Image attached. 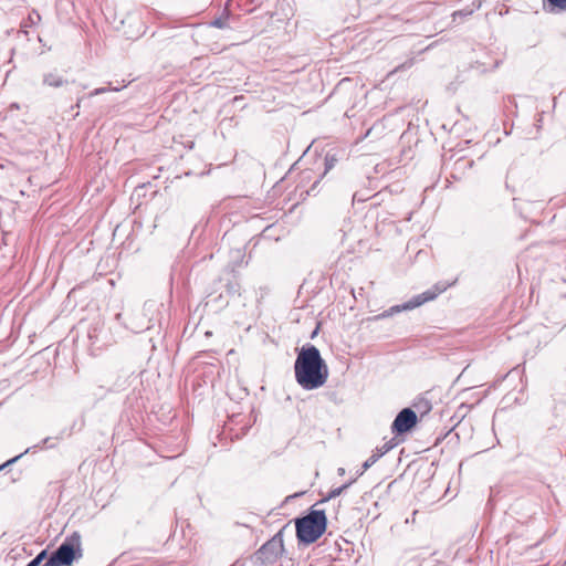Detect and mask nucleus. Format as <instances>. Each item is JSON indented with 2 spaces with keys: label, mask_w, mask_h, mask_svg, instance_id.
<instances>
[{
  "label": "nucleus",
  "mask_w": 566,
  "mask_h": 566,
  "mask_svg": "<svg viewBox=\"0 0 566 566\" xmlns=\"http://www.w3.org/2000/svg\"><path fill=\"white\" fill-rule=\"evenodd\" d=\"M43 566H63V564L52 554Z\"/></svg>",
  "instance_id": "obj_14"
},
{
  "label": "nucleus",
  "mask_w": 566,
  "mask_h": 566,
  "mask_svg": "<svg viewBox=\"0 0 566 566\" xmlns=\"http://www.w3.org/2000/svg\"><path fill=\"white\" fill-rule=\"evenodd\" d=\"M396 447L395 439H390L389 441L385 442L380 448H377L376 451L378 453H381V457L389 452L392 448Z\"/></svg>",
  "instance_id": "obj_10"
},
{
  "label": "nucleus",
  "mask_w": 566,
  "mask_h": 566,
  "mask_svg": "<svg viewBox=\"0 0 566 566\" xmlns=\"http://www.w3.org/2000/svg\"><path fill=\"white\" fill-rule=\"evenodd\" d=\"M49 440H50V438H45V439L43 440V444H46V443L49 442Z\"/></svg>",
  "instance_id": "obj_19"
},
{
  "label": "nucleus",
  "mask_w": 566,
  "mask_h": 566,
  "mask_svg": "<svg viewBox=\"0 0 566 566\" xmlns=\"http://www.w3.org/2000/svg\"><path fill=\"white\" fill-rule=\"evenodd\" d=\"M45 556H46V552L42 551L27 566H40V564L45 558Z\"/></svg>",
  "instance_id": "obj_11"
},
{
  "label": "nucleus",
  "mask_w": 566,
  "mask_h": 566,
  "mask_svg": "<svg viewBox=\"0 0 566 566\" xmlns=\"http://www.w3.org/2000/svg\"><path fill=\"white\" fill-rule=\"evenodd\" d=\"M338 473L343 475L345 473V470L343 468L338 469Z\"/></svg>",
  "instance_id": "obj_18"
},
{
  "label": "nucleus",
  "mask_w": 566,
  "mask_h": 566,
  "mask_svg": "<svg viewBox=\"0 0 566 566\" xmlns=\"http://www.w3.org/2000/svg\"><path fill=\"white\" fill-rule=\"evenodd\" d=\"M111 88H107V87H99V88H96L94 90L93 92L90 93V96H95V95H99V94H103L107 91H109ZM113 91H118L119 88L117 87H114L112 88Z\"/></svg>",
  "instance_id": "obj_16"
},
{
  "label": "nucleus",
  "mask_w": 566,
  "mask_h": 566,
  "mask_svg": "<svg viewBox=\"0 0 566 566\" xmlns=\"http://www.w3.org/2000/svg\"><path fill=\"white\" fill-rule=\"evenodd\" d=\"M283 552V536L282 532H279L256 551L255 557L262 564H273Z\"/></svg>",
  "instance_id": "obj_5"
},
{
  "label": "nucleus",
  "mask_w": 566,
  "mask_h": 566,
  "mask_svg": "<svg viewBox=\"0 0 566 566\" xmlns=\"http://www.w3.org/2000/svg\"><path fill=\"white\" fill-rule=\"evenodd\" d=\"M295 378L306 390L322 387L328 378V368L314 345L304 346L295 360Z\"/></svg>",
  "instance_id": "obj_1"
},
{
  "label": "nucleus",
  "mask_w": 566,
  "mask_h": 566,
  "mask_svg": "<svg viewBox=\"0 0 566 566\" xmlns=\"http://www.w3.org/2000/svg\"><path fill=\"white\" fill-rule=\"evenodd\" d=\"M417 423V415L410 408L402 409L395 418L391 424V431L396 433H405L411 430Z\"/></svg>",
  "instance_id": "obj_6"
},
{
  "label": "nucleus",
  "mask_w": 566,
  "mask_h": 566,
  "mask_svg": "<svg viewBox=\"0 0 566 566\" xmlns=\"http://www.w3.org/2000/svg\"><path fill=\"white\" fill-rule=\"evenodd\" d=\"M548 2L562 10H566V0H548Z\"/></svg>",
  "instance_id": "obj_15"
},
{
  "label": "nucleus",
  "mask_w": 566,
  "mask_h": 566,
  "mask_svg": "<svg viewBox=\"0 0 566 566\" xmlns=\"http://www.w3.org/2000/svg\"><path fill=\"white\" fill-rule=\"evenodd\" d=\"M326 166H327V168H326V170H327V169H329L333 166V163H328V160H327L326 161Z\"/></svg>",
  "instance_id": "obj_17"
},
{
  "label": "nucleus",
  "mask_w": 566,
  "mask_h": 566,
  "mask_svg": "<svg viewBox=\"0 0 566 566\" xmlns=\"http://www.w3.org/2000/svg\"><path fill=\"white\" fill-rule=\"evenodd\" d=\"M43 81H44V84L52 86V87H60L64 83L63 78L55 73L45 74Z\"/></svg>",
  "instance_id": "obj_7"
},
{
  "label": "nucleus",
  "mask_w": 566,
  "mask_h": 566,
  "mask_svg": "<svg viewBox=\"0 0 566 566\" xmlns=\"http://www.w3.org/2000/svg\"><path fill=\"white\" fill-rule=\"evenodd\" d=\"M53 555L63 566H70L75 558H81L83 555L81 534L74 532L67 536Z\"/></svg>",
  "instance_id": "obj_4"
},
{
  "label": "nucleus",
  "mask_w": 566,
  "mask_h": 566,
  "mask_svg": "<svg viewBox=\"0 0 566 566\" xmlns=\"http://www.w3.org/2000/svg\"><path fill=\"white\" fill-rule=\"evenodd\" d=\"M211 25L212 27H216V28H219V29H223V28H227L228 24H227V19H223V18H218L216 20H213L211 22Z\"/></svg>",
  "instance_id": "obj_13"
},
{
  "label": "nucleus",
  "mask_w": 566,
  "mask_h": 566,
  "mask_svg": "<svg viewBox=\"0 0 566 566\" xmlns=\"http://www.w3.org/2000/svg\"><path fill=\"white\" fill-rule=\"evenodd\" d=\"M350 485V482L349 483H346L339 488H336V489H333L331 490V492L328 493V495L323 500V501H328L331 499H334L336 496H339L348 486Z\"/></svg>",
  "instance_id": "obj_8"
},
{
  "label": "nucleus",
  "mask_w": 566,
  "mask_h": 566,
  "mask_svg": "<svg viewBox=\"0 0 566 566\" xmlns=\"http://www.w3.org/2000/svg\"><path fill=\"white\" fill-rule=\"evenodd\" d=\"M453 283L439 282L436 285H433L431 289L424 291L423 293L413 296L411 300L403 303L402 305L392 306L389 311L384 312L382 314L378 315L377 318L387 317V316H389L394 313H398L400 311L413 310L429 301H433L438 295L443 293Z\"/></svg>",
  "instance_id": "obj_3"
},
{
  "label": "nucleus",
  "mask_w": 566,
  "mask_h": 566,
  "mask_svg": "<svg viewBox=\"0 0 566 566\" xmlns=\"http://www.w3.org/2000/svg\"><path fill=\"white\" fill-rule=\"evenodd\" d=\"M30 451V448H28L24 452L20 453L19 455L8 460L6 463H3L2 465H0V470H2L3 468L17 462L22 455H24L25 453H28Z\"/></svg>",
  "instance_id": "obj_12"
},
{
  "label": "nucleus",
  "mask_w": 566,
  "mask_h": 566,
  "mask_svg": "<svg viewBox=\"0 0 566 566\" xmlns=\"http://www.w3.org/2000/svg\"><path fill=\"white\" fill-rule=\"evenodd\" d=\"M326 515L324 511L313 510L302 518H297L296 535L300 542L314 543L326 530Z\"/></svg>",
  "instance_id": "obj_2"
},
{
  "label": "nucleus",
  "mask_w": 566,
  "mask_h": 566,
  "mask_svg": "<svg viewBox=\"0 0 566 566\" xmlns=\"http://www.w3.org/2000/svg\"><path fill=\"white\" fill-rule=\"evenodd\" d=\"M381 458V453H378L376 450L374 453L364 462L363 468L364 470L369 469L371 465H374L379 459Z\"/></svg>",
  "instance_id": "obj_9"
}]
</instances>
